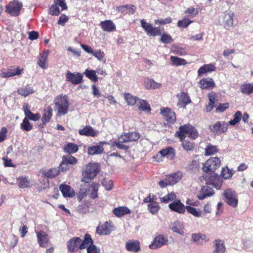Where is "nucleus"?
Segmentation results:
<instances>
[{"instance_id":"f257e3e1","label":"nucleus","mask_w":253,"mask_h":253,"mask_svg":"<svg viewBox=\"0 0 253 253\" xmlns=\"http://www.w3.org/2000/svg\"><path fill=\"white\" fill-rule=\"evenodd\" d=\"M54 109L57 112V116L61 117L66 115L69 107V101L66 95H58L54 100Z\"/></svg>"},{"instance_id":"f03ea898","label":"nucleus","mask_w":253,"mask_h":253,"mask_svg":"<svg viewBox=\"0 0 253 253\" xmlns=\"http://www.w3.org/2000/svg\"><path fill=\"white\" fill-rule=\"evenodd\" d=\"M186 134H189L190 138L195 139L198 137V132L195 127L188 124L180 126L178 130L175 133V135L182 141L185 138Z\"/></svg>"},{"instance_id":"7ed1b4c3","label":"nucleus","mask_w":253,"mask_h":253,"mask_svg":"<svg viewBox=\"0 0 253 253\" xmlns=\"http://www.w3.org/2000/svg\"><path fill=\"white\" fill-rule=\"evenodd\" d=\"M98 166L96 164L89 163L86 166L85 169L83 171L82 182H89L93 179L98 172Z\"/></svg>"},{"instance_id":"20e7f679","label":"nucleus","mask_w":253,"mask_h":253,"mask_svg":"<svg viewBox=\"0 0 253 253\" xmlns=\"http://www.w3.org/2000/svg\"><path fill=\"white\" fill-rule=\"evenodd\" d=\"M222 199L228 205L236 208L238 204V197L237 192L234 190L228 188L222 194Z\"/></svg>"},{"instance_id":"39448f33","label":"nucleus","mask_w":253,"mask_h":253,"mask_svg":"<svg viewBox=\"0 0 253 253\" xmlns=\"http://www.w3.org/2000/svg\"><path fill=\"white\" fill-rule=\"evenodd\" d=\"M221 162L218 157H211L203 165V169L207 172L206 178L209 176L208 172H213L220 166Z\"/></svg>"},{"instance_id":"423d86ee","label":"nucleus","mask_w":253,"mask_h":253,"mask_svg":"<svg viewBox=\"0 0 253 253\" xmlns=\"http://www.w3.org/2000/svg\"><path fill=\"white\" fill-rule=\"evenodd\" d=\"M80 185L81 189L83 188L86 190L85 192L86 195H89L91 199H94L98 197V191L99 188V184L93 182L91 184H89V182H82Z\"/></svg>"},{"instance_id":"0eeeda50","label":"nucleus","mask_w":253,"mask_h":253,"mask_svg":"<svg viewBox=\"0 0 253 253\" xmlns=\"http://www.w3.org/2000/svg\"><path fill=\"white\" fill-rule=\"evenodd\" d=\"M22 3L17 0L10 1L6 6L5 12L13 16H17L20 14L22 7Z\"/></svg>"},{"instance_id":"6e6552de","label":"nucleus","mask_w":253,"mask_h":253,"mask_svg":"<svg viewBox=\"0 0 253 253\" xmlns=\"http://www.w3.org/2000/svg\"><path fill=\"white\" fill-rule=\"evenodd\" d=\"M228 127V124L225 121H218L209 126L211 132L217 135L227 131Z\"/></svg>"},{"instance_id":"1a4fd4ad","label":"nucleus","mask_w":253,"mask_h":253,"mask_svg":"<svg viewBox=\"0 0 253 253\" xmlns=\"http://www.w3.org/2000/svg\"><path fill=\"white\" fill-rule=\"evenodd\" d=\"M167 157L170 160H173L175 157V150L171 147H167L159 152V154H157L154 157L153 161L160 162L162 161V157Z\"/></svg>"},{"instance_id":"9d476101","label":"nucleus","mask_w":253,"mask_h":253,"mask_svg":"<svg viewBox=\"0 0 253 253\" xmlns=\"http://www.w3.org/2000/svg\"><path fill=\"white\" fill-rule=\"evenodd\" d=\"M141 27L150 36H156L161 35V30L159 27H153L150 23H147L144 20L140 21Z\"/></svg>"},{"instance_id":"9b49d317","label":"nucleus","mask_w":253,"mask_h":253,"mask_svg":"<svg viewBox=\"0 0 253 253\" xmlns=\"http://www.w3.org/2000/svg\"><path fill=\"white\" fill-rule=\"evenodd\" d=\"M78 163V160L75 157L68 154L62 157V161L60 164V170L66 171L69 169V165H76Z\"/></svg>"},{"instance_id":"f8f14e48","label":"nucleus","mask_w":253,"mask_h":253,"mask_svg":"<svg viewBox=\"0 0 253 253\" xmlns=\"http://www.w3.org/2000/svg\"><path fill=\"white\" fill-rule=\"evenodd\" d=\"M66 79L73 84H79L84 81L83 74L78 72L72 73L69 71L66 73Z\"/></svg>"},{"instance_id":"ddd939ff","label":"nucleus","mask_w":253,"mask_h":253,"mask_svg":"<svg viewBox=\"0 0 253 253\" xmlns=\"http://www.w3.org/2000/svg\"><path fill=\"white\" fill-rule=\"evenodd\" d=\"M112 227L111 224L106 221L104 223L100 224L96 227V233L99 235H109L112 230Z\"/></svg>"},{"instance_id":"4468645a","label":"nucleus","mask_w":253,"mask_h":253,"mask_svg":"<svg viewBox=\"0 0 253 253\" xmlns=\"http://www.w3.org/2000/svg\"><path fill=\"white\" fill-rule=\"evenodd\" d=\"M169 207L171 211L180 214H184L186 211V206L179 200L173 201Z\"/></svg>"},{"instance_id":"2eb2a0df","label":"nucleus","mask_w":253,"mask_h":253,"mask_svg":"<svg viewBox=\"0 0 253 253\" xmlns=\"http://www.w3.org/2000/svg\"><path fill=\"white\" fill-rule=\"evenodd\" d=\"M161 113L164 119L168 123L173 124L175 122L176 116L175 113L172 110L168 108H165L161 110Z\"/></svg>"},{"instance_id":"dca6fc26","label":"nucleus","mask_w":253,"mask_h":253,"mask_svg":"<svg viewBox=\"0 0 253 253\" xmlns=\"http://www.w3.org/2000/svg\"><path fill=\"white\" fill-rule=\"evenodd\" d=\"M168 240L163 235H160L154 238L149 247L152 250H156L166 244Z\"/></svg>"},{"instance_id":"f3484780","label":"nucleus","mask_w":253,"mask_h":253,"mask_svg":"<svg viewBox=\"0 0 253 253\" xmlns=\"http://www.w3.org/2000/svg\"><path fill=\"white\" fill-rule=\"evenodd\" d=\"M82 242V239L80 237H74L71 239L67 243V247L69 252L75 253L79 249L80 244Z\"/></svg>"},{"instance_id":"a211bd4d","label":"nucleus","mask_w":253,"mask_h":253,"mask_svg":"<svg viewBox=\"0 0 253 253\" xmlns=\"http://www.w3.org/2000/svg\"><path fill=\"white\" fill-rule=\"evenodd\" d=\"M30 106L27 103H24L23 105V109L25 115V118H28V120H30L33 121H38L40 118V115L39 113L33 114L30 110Z\"/></svg>"},{"instance_id":"6ab92c4d","label":"nucleus","mask_w":253,"mask_h":253,"mask_svg":"<svg viewBox=\"0 0 253 253\" xmlns=\"http://www.w3.org/2000/svg\"><path fill=\"white\" fill-rule=\"evenodd\" d=\"M120 136L123 139L122 140L121 142L127 143L137 141L140 138V134L136 131H132L131 132L124 133Z\"/></svg>"},{"instance_id":"aec40b11","label":"nucleus","mask_w":253,"mask_h":253,"mask_svg":"<svg viewBox=\"0 0 253 253\" xmlns=\"http://www.w3.org/2000/svg\"><path fill=\"white\" fill-rule=\"evenodd\" d=\"M214 191L212 188L208 185L202 187V189L198 196L199 200H202L204 199L211 196L214 194Z\"/></svg>"},{"instance_id":"412c9836","label":"nucleus","mask_w":253,"mask_h":253,"mask_svg":"<svg viewBox=\"0 0 253 253\" xmlns=\"http://www.w3.org/2000/svg\"><path fill=\"white\" fill-rule=\"evenodd\" d=\"M126 248L129 252H138L140 250V242L138 240H129L126 243Z\"/></svg>"},{"instance_id":"4be33fe9","label":"nucleus","mask_w":253,"mask_h":253,"mask_svg":"<svg viewBox=\"0 0 253 253\" xmlns=\"http://www.w3.org/2000/svg\"><path fill=\"white\" fill-rule=\"evenodd\" d=\"M213 247L214 250L213 251V253H224L226 251L224 242L220 239L214 240Z\"/></svg>"},{"instance_id":"5701e85b","label":"nucleus","mask_w":253,"mask_h":253,"mask_svg":"<svg viewBox=\"0 0 253 253\" xmlns=\"http://www.w3.org/2000/svg\"><path fill=\"white\" fill-rule=\"evenodd\" d=\"M178 99L177 105L180 108H185L187 104L191 102L189 96L185 92H182L178 95Z\"/></svg>"},{"instance_id":"b1692460","label":"nucleus","mask_w":253,"mask_h":253,"mask_svg":"<svg viewBox=\"0 0 253 253\" xmlns=\"http://www.w3.org/2000/svg\"><path fill=\"white\" fill-rule=\"evenodd\" d=\"M99 131L94 130L91 126H86L84 128L80 129L79 133L80 135L94 137L98 134Z\"/></svg>"},{"instance_id":"393cba45","label":"nucleus","mask_w":253,"mask_h":253,"mask_svg":"<svg viewBox=\"0 0 253 253\" xmlns=\"http://www.w3.org/2000/svg\"><path fill=\"white\" fill-rule=\"evenodd\" d=\"M37 236L40 246L42 247H46L48 242L47 234L44 231H41L37 232Z\"/></svg>"},{"instance_id":"a878e982","label":"nucleus","mask_w":253,"mask_h":253,"mask_svg":"<svg viewBox=\"0 0 253 253\" xmlns=\"http://www.w3.org/2000/svg\"><path fill=\"white\" fill-rule=\"evenodd\" d=\"M59 189L64 197H73L75 196V192L70 186L62 184Z\"/></svg>"},{"instance_id":"bb28decb","label":"nucleus","mask_w":253,"mask_h":253,"mask_svg":"<svg viewBox=\"0 0 253 253\" xmlns=\"http://www.w3.org/2000/svg\"><path fill=\"white\" fill-rule=\"evenodd\" d=\"M209 177H205V179H206V180L210 182L211 185H213V186L216 189H220L221 188L222 184L221 182H217V181H219V177H218V174L213 173V175L211 174L210 176H208Z\"/></svg>"},{"instance_id":"cd10ccee","label":"nucleus","mask_w":253,"mask_h":253,"mask_svg":"<svg viewBox=\"0 0 253 253\" xmlns=\"http://www.w3.org/2000/svg\"><path fill=\"white\" fill-rule=\"evenodd\" d=\"M100 26L103 31L107 32H111L116 29L115 24L110 20L102 21Z\"/></svg>"},{"instance_id":"c85d7f7f","label":"nucleus","mask_w":253,"mask_h":253,"mask_svg":"<svg viewBox=\"0 0 253 253\" xmlns=\"http://www.w3.org/2000/svg\"><path fill=\"white\" fill-rule=\"evenodd\" d=\"M184 225L182 222L179 221H176L170 225V229L174 232L183 235L184 231Z\"/></svg>"},{"instance_id":"c756f323","label":"nucleus","mask_w":253,"mask_h":253,"mask_svg":"<svg viewBox=\"0 0 253 253\" xmlns=\"http://www.w3.org/2000/svg\"><path fill=\"white\" fill-rule=\"evenodd\" d=\"M22 69L19 67H13L10 69H8L6 72L2 73V77L3 78H9L15 76H18L21 74Z\"/></svg>"},{"instance_id":"7c9ffc66","label":"nucleus","mask_w":253,"mask_h":253,"mask_svg":"<svg viewBox=\"0 0 253 253\" xmlns=\"http://www.w3.org/2000/svg\"><path fill=\"white\" fill-rule=\"evenodd\" d=\"M215 66L212 64H205L198 70V75L199 76L202 77L206 73L215 71Z\"/></svg>"},{"instance_id":"2f4dec72","label":"nucleus","mask_w":253,"mask_h":253,"mask_svg":"<svg viewBox=\"0 0 253 253\" xmlns=\"http://www.w3.org/2000/svg\"><path fill=\"white\" fill-rule=\"evenodd\" d=\"M199 84L202 89H208L210 87H212L215 85L213 80L211 78H207L201 80L199 82Z\"/></svg>"},{"instance_id":"473e14b6","label":"nucleus","mask_w":253,"mask_h":253,"mask_svg":"<svg viewBox=\"0 0 253 253\" xmlns=\"http://www.w3.org/2000/svg\"><path fill=\"white\" fill-rule=\"evenodd\" d=\"M130 210L126 207L123 206L115 208L113 213L117 217H121L124 215L129 214Z\"/></svg>"},{"instance_id":"72a5a7b5","label":"nucleus","mask_w":253,"mask_h":253,"mask_svg":"<svg viewBox=\"0 0 253 253\" xmlns=\"http://www.w3.org/2000/svg\"><path fill=\"white\" fill-rule=\"evenodd\" d=\"M234 14L232 11L225 13L223 17V22L225 25L228 27H232L234 25L233 17Z\"/></svg>"},{"instance_id":"f704fd0d","label":"nucleus","mask_w":253,"mask_h":253,"mask_svg":"<svg viewBox=\"0 0 253 253\" xmlns=\"http://www.w3.org/2000/svg\"><path fill=\"white\" fill-rule=\"evenodd\" d=\"M48 51H44L41 53L38 57V65L42 68H46V63L47 58Z\"/></svg>"},{"instance_id":"c9c22d12","label":"nucleus","mask_w":253,"mask_h":253,"mask_svg":"<svg viewBox=\"0 0 253 253\" xmlns=\"http://www.w3.org/2000/svg\"><path fill=\"white\" fill-rule=\"evenodd\" d=\"M52 116V109L50 106H48L43 111V116L42 121L43 125H45L49 122Z\"/></svg>"},{"instance_id":"e433bc0d","label":"nucleus","mask_w":253,"mask_h":253,"mask_svg":"<svg viewBox=\"0 0 253 253\" xmlns=\"http://www.w3.org/2000/svg\"><path fill=\"white\" fill-rule=\"evenodd\" d=\"M137 103L138 108L139 109V110L145 112L150 111V106L146 100L139 98Z\"/></svg>"},{"instance_id":"4c0bfd02","label":"nucleus","mask_w":253,"mask_h":253,"mask_svg":"<svg viewBox=\"0 0 253 253\" xmlns=\"http://www.w3.org/2000/svg\"><path fill=\"white\" fill-rule=\"evenodd\" d=\"M145 86L147 89H157L160 88L162 84L153 79H147L145 82Z\"/></svg>"},{"instance_id":"58836bf2","label":"nucleus","mask_w":253,"mask_h":253,"mask_svg":"<svg viewBox=\"0 0 253 253\" xmlns=\"http://www.w3.org/2000/svg\"><path fill=\"white\" fill-rule=\"evenodd\" d=\"M103 147L101 145H95L89 147L88 149V153L90 155L100 154L103 153Z\"/></svg>"},{"instance_id":"ea45409f","label":"nucleus","mask_w":253,"mask_h":253,"mask_svg":"<svg viewBox=\"0 0 253 253\" xmlns=\"http://www.w3.org/2000/svg\"><path fill=\"white\" fill-rule=\"evenodd\" d=\"M78 149V146L73 143H68L64 148V151L69 154H73L77 152Z\"/></svg>"},{"instance_id":"a19ab883","label":"nucleus","mask_w":253,"mask_h":253,"mask_svg":"<svg viewBox=\"0 0 253 253\" xmlns=\"http://www.w3.org/2000/svg\"><path fill=\"white\" fill-rule=\"evenodd\" d=\"M170 59L172 65L179 66L181 65H184L187 64V62L184 59L179 58L176 56H171Z\"/></svg>"},{"instance_id":"79ce46f5","label":"nucleus","mask_w":253,"mask_h":253,"mask_svg":"<svg viewBox=\"0 0 253 253\" xmlns=\"http://www.w3.org/2000/svg\"><path fill=\"white\" fill-rule=\"evenodd\" d=\"M34 92L33 88L29 86L21 87L17 90V93L22 96H27Z\"/></svg>"},{"instance_id":"37998d69","label":"nucleus","mask_w":253,"mask_h":253,"mask_svg":"<svg viewBox=\"0 0 253 253\" xmlns=\"http://www.w3.org/2000/svg\"><path fill=\"white\" fill-rule=\"evenodd\" d=\"M125 99L128 105H134L138 102L139 98L132 96L131 94L127 93L125 94Z\"/></svg>"},{"instance_id":"c03bdc74","label":"nucleus","mask_w":253,"mask_h":253,"mask_svg":"<svg viewBox=\"0 0 253 253\" xmlns=\"http://www.w3.org/2000/svg\"><path fill=\"white\" fill-rule=\"evenodd\" d=\"M234 172L235 171L233 169H229L227 167H226L222 168L221 174L223 178L228 179L231 178Z\"/></svg>"},{"instance_id":"a18cd8bd","label":"nucleus","mask_w":253,"mask_h":253,"mask_svg":"<svg viewBox=\"0 0 253 253\" xmlns=\"http://www.w3.org/2000/svg\"><path fill=\"white\" fill-rule=\"evenodd\" d=\"M186 210L189 213L192 214L195 217H200L202 216V211H200V209L190 206H186Z\"/></svg>"},{"instance_id":"49530a36","label":"nucleus","mask_w":253,"mask_h":253,"mask_svg":"<svg viewBox=\"0 0 253 253\" xmlns=\"http://www.w3.org/2000/svg\"><path fill=\"white\" fill-rule=\"evenodd\" d=\"M84 74L87 78L93 82H96L98 81L96 72L94 70L86 69Z\"/></svg>"},{"instance_id":"de8ad7c7","label":"nucleus","mask_w":253,"mask_h":253,"mask_svg":"<svg viewBox=\"0 0 253 253\" xmlns=\"http://www.w3.org/2000/svg\"><path fill=\"white\" fill-rule=\"evenodd\" d=\"M241 91L242 93L250 94L253 92V83L242 84L241 86Z\"/></svg>"},{"instance_id":"09e8293b","label":"nucleus","mask_w":253,"mask_h":253,"mask_svg":"<svg viewBox=\"0 0 253 253\" xmlns=\"http://www.w3.org/2000/svg\"><path fill=\"white\" fill-rule=\"evenodd\" d=\"M59 173V169L56 168H52L45 171L44 175L48 178H52L58 175Z\"/></svg>"},{"instance_id":"8fccbe9b","label":"nucleus","mask_w":253,"mask_h":253,"mask_svg":"<svg viewBox=\"0 0 253 253\" xmlns=\"http://www.w3.org/2000/svg\"><path fill=\"white\" fill-rule=\"evenodd\" d=\"M20 127L21 129L24 131H29L31 130L33 128L32 125L29 122L28 118H25L23 119L22 123L20 125Z\"/></svg>"},{"instance_id":"3c124183","label":"nucleus","mask_w":253,"mask_h":253,"mask_svg":"<svg viewBox=\"0 0 253 253\" xmlns=\"http://www.w3.org/2000/svg\"><path fill=\"white\" fill-rule=\"evenodd\" d=\"M160 209L158 204L156 202H153L148 205V209L149 211L153 214H156Z\"/></svg>"},{"instance_id":"603ef678","label":"nucleus","mask_w":253,"mask_h":253,"mask_svg":"<svg viewBox=\"0 0 253 253\" xmlns=\"http://www.w3.org/2000/svg\"><path fill=\"white\" fill-rule=\"evenodd\" d=\"M18 186L21 188H27L30 186V182L27 177L21 176L18 178Z\"/></svg>"},{"instance_id":"864d4df0","label":"nucleus","mask_w":253,"mask_h":253,"mask_svg":"<svg viewBox=\"0 0 253 253\" xmlns=\"http://www.w3.org/2000/svg\"><path fill=\"white\" fill-rule=\"evenodd\" d=\"M241 112L239 111L236 112V113L234 115V119L232 120H230L228 123V125H230L231 126H234L241 121Z\"/></svg>"},{"instance_id":"5fc2aeb1","label":"nucleus","mask_w":253,"mask_h":253,"mask_svg":"<svg viewBox=\"0 0 253 253\" xmlns=\"http://www.w3.org/2000/svg\"><path fill=\"white\" fill-rule=\"evenodd\" d=\"M218 152V149L216 146H213L211 144H209L205 149L206 155H212Z\"/></svg>"},{"instance_id":"6e6d98bb","label":"nucleus","mask_w":253,"mask_h":253,"mask_svg":"<svg viewBox=\"0 0 253 253\" xmlns=\"http://www.w3.org/2000/svg\"><path fill=\"white\" fill-rule=\"evenodd\" d=\"M176 197L175 194L173 192H171L166 196L160 198V200L163 203H167L169 202L172 201L174 200Z\"/></svg>"},{"instance_id":"4d7b16f0","label":"nucleus","mask_w":253,"mask_h":253,"mask_svg":"<svg viewBox=\"0 0 253 253\" xmlns=\"http://www.w3.org/2000/svg\"><path fill=\"white\" fill-rule=\"evenodd\" d=\"M123 139L121 136H119V141H114L112 143L113 146H116L118 148L122 150H127L129 149V147L123 144V143H125L124 142H121L122 140Z\"/></svg>"},{"instance_id":"13d9d810","label":"nucleus","mask_w":253,"mask_h":253,"mask_svg":"<svg viewBox=\"0 0 253 253\" xmlns=\"http://www.w3.org/2000/svg\"><path fill=\"white\" fill-rule=\"evenodd\" d=\"M193 21L187 18H184L182 20H180L177 22V25L178 27L186 28L190 24L192 23Z\"/></svg>"},{"instance_id":"bf43d9fd","label":"nucleus","mask_w":253,"mask_h":253,"mask_svg":"<svg viewBox=\"0 0 253 253\" xmlns=\"http://www.w3.org/2000/svg\"><path fill=\"white\" fill-rule=\"evenodd\" d=\"M173 51L176 54L181 56L185 55L187 53L186 49L185 48L178 46L173 47Z\"/></svg>"},{"instance_id":"052dcab7","label":"nucleus","mask_w":253,"mask_h":253,"mask_svg":"<svg viewBox=\"0 0 253 253\" xmlns=\"http://www.w3.org/2000/svg\"><path fill=\"white\" fill-rule=\"evenodd\" d=\"M60 13L59 7L56 4H52L49 9V13L52 15H58Z\"/></svg>"},{"instance_id":"680f3d73","label":"nucleus","mask_w":253,"mask_h":253,"mask_svg":"<svg viewBox=\"0 0 253 253\" xmlns=\"http://www.w3.org/2000/svg\"><path fill=\"white\" fill-rule=\"evenodd\" d=\"M182 147L184 150L187 151H191L194 148L193 143L188 140H184L182 143Z\"/></svg>"},{"instance_id":"e2e57ef3","label":"nucleus","mask_w":253,"mask_h":253,"mask_svg":"<svg viewBox=\"0 0 253 253\" xmlns=\"http://www.w3.org/2000/svg\"><path fill=\"white\" fill-rule=\"evenodd\" d=\"M92 54L99 61H103L104 53L100 49H98L93 51Z\"/></svg>"},{"instance_id":"0e129e2a","label":"nucleus","mask_w":253,"mask_h":253,"mask_svg":"<svg viewBox=\"0 0 253 253\" xmlns=\"http://www.w3.org/2000/svg\"><path fill=\"white\" fill-rule=\"evenodd\" d=\"M161 41L164 43H170L173 42V40L170 35L164 34L161 37Z\"/></svg>"},{"instance_id":"69168bd1","label":"nucleus","mask_w":253,"mask_h":253,"mask_svg":"<svg viewBox=\"0 0 253 253\" xmlns=\"http://www.w3.org/2000/svg\"><path fill=\"white\" fill-rule=\"evenodd\" d=\"M185 13L186 14H188L191 17H194L198 14V11L195 8L191 7L188 8L185 11Z\"/></svg>"},{"instance_id":"338daca9","label":"nucleus","mask_w":253,"mask_h":253,"mask_svg":"<svg viewBox=\"0 0 253 253\" xmlns=\"http://www.w3.org/2000/svg\"><path fill=\"white\" fill-rule=\"evenodd\" d=\"M199 166V161L196 160H193L191 161H190L188 165V168L189 169L193 170L194 169H196L198 168Z\"/></svg>"},{"instance_id":"774afa93","label":"nucleus","mask_w":253,"mask_h":253,"mask_svg":"<svg viewBox=\"0 0 253 253\" xmlns=\"http://www.w3.org/2000/svg\"><path fill=\"white\" fill-rule=\"evenodd\" d=\"M87 253H100V249L93 244L87 248Z\"/></svg>"}]
</instances>
